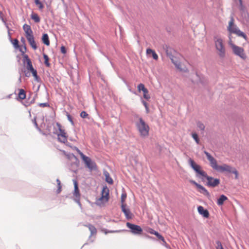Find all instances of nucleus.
<instances>
[{
	"instance_id": "cd10ccee",
	"label": "nucleus",
	"mask_w": 249,
	"mask_h": 249,
	"mask_svg": "<svg viewBox=\"0 0 249 249\" xmlns=\"http://www.w3.org/2000/svg\"><path fill=\"white\" fill-rule=\"evenodd\" d=\"M57 137H58V140L59 142H63V143H65V142H67V138L66 136H61L57 135Z\"/></svg>"
},
{
	"instance_id": "c85d7f7f",
	"label": "nucleus",
	"mask_w": 249,
	"mask_h": 249,
	"mask_svg": "<svg viewBox=\"0 0 249 249\" xmlns=\"http://www.w3.org/2000/svg\"><path fill=\"white\" fill-rule=\"evenodd\" d=\"M191 135H192V138L194 139V140L196 142V143L197 144H199L200 141L198 138L197 134L196 133H192Z\"/></svg>"
},
{
	"instance_id": "603ef678",
	"label": "nucleus",
	"mask_w": 249,
	"mask_h": 249,
	"mask_svg": "<svg viewBox=\"0 0 249 249\" xmlns=\"http://www.w3.org/2000/svg\"><path fill=\"white\" fill-rule=\"evenodd\" d=\"M44 58L45 59V61H49V57L46 54L43 55Z\"/></svg>"
},
{
	"instance_id": "4be33fe9",
	"label": "nucleus",
	"mask_w": 249,
	"mask_h": 249,
	"mask_svg": "<svg viewBox=\"0 0 249 249\" xmlns=\"http://www.w3.org/2000/svg\"><path fill=\"white\" fill-rule=\"evenodd\" d=\"M19 51L21 53V55L23 56V63L24 64L31 61L28 56L27 54H24V52H22V49H20Z\"/></svg>"
},
{
	"instance_id": "7c9ffc66",
	"label": "nucleus",
	"mask_w": 249,
	"mask_h": 249,
	"mask_svg": "<svg viewBox=\"0 0 249 249\" xmlns=\"http://www.w3.org/2000/svg\"><path fill=\"white\" fill-rule=\"evenodd\" d=\"M26 64H27L26 69L29 71H30V72H32V71H34V70H35V69H34V68L33 67L31 61L30 62H29V63H27Z\"/></svg>"
},
{
	"instance_id": "f704fd0d",
	"label": "nucleus",
	"mask_w": 249,
	"mask_h": 249,
	"mask_svg": "<svg viewBox=\"0 0 249 249\" xmlns=\"http://www.w3.org/2000/svg\"><path fill=\"white\" fill-rule=\"evenodd\" d=\"M26 37L28 41L29 42V43L32 42L33 40H34V37L33 34L26 36Z\"/></svg>"
},
{
	"instance_id": "6e6d98bb",
	"label": "nucleus",
	"mask_w": 249,
	"mask_h": 249,
	"mask_svg": "<svg viewBox=\"0 0 249 249\" xmlns=\"http://www.w3.org/2000/svg\"><path fill=\"white\" fill-rule=\"evenodd\" d=\"M45 64L48 67H49L50 65V64L49 63L48 61H45Z\"/></svg>"
},
{
	"instance_id": "8fccbe9b",
	"label": "nucleus",
	"mask_w": 249,
	"mask_h": 249,
	"mask_svg": "<svg viewBox=\"0 0 249 249\" xmlns=\"http://www.w3.org/2000/svg\"><path fill=\"white\" fill-rule=\"evenodd\" d=\"M33 123H34V124L36 126V127L37 128H38V125H37V123H36V118H34V120H33Z\"/></svg>"
},
{
	"instance_id": "6ab92c4d",
	"label": "nucleus",
	"mask_w": 249,
	"mask_h": 249,
	"mask_svg": "<svg viewBox=\"0 0 249 249\" xmlns=\"http://www.w3.org/2000/svg\"><path fill=\"white\" fill-rule=\"evenodd\" d=\"M23 29L25 32L26 36L33 34V31L31 29L30 26L25 24L23 26Z\"/></svg>"
},
{
	"instance_id": "5701e85b",
	"label": "nucleus",
	"mask_w": 249,
	"mask_h": 249,
	"mask_svg": "<svg viewBox=\"0 0 249 249\" xmlns=\"http://www.w3.org/2000/svg\"><path fill=\"white\" fill-rule=\"evenodd\" d=\"M42 40L43 43H44L47 46H49L50 45L49 36L47 34H44L43 35Z\"/></svg>"
},
{
	"instance_id": "3c124183",
	"label": "nucleus",
	"mask_w": 249,
	"mask_h": 249,
	"mask_svg": "<svg viewBox=\"0 0 249 249\" xmlns=\"http://www.w3.org/2000/svg\"><path fill=\"white\" fill-rule=\"evenodd\" d=\"M142 104L143 105V106H144L145 107H148V105H147V103L145 101H144V100H142Z\"/></svg>"
},
{
	"instance_id": "39448f33",
	"label": "nucleus",
	"mask_w": 249,
	"mask_h": 249,
	"mask_svg": "<svg viewBox=\"0 0 249 249\" xmlns=\"http://www.w3.org/2000/svg\"><path fill=\"white\" fill-rule=\"evenodd\" d=\"M166 54L168 57L171 60L172 62L174 64L176 68L181 72H187L188 69L184 65L182 64L178 59L174 56L171 53H169L168 50L166 51Z\"/></svg>"
},
{
	"instance_id": "9d476101",
	"label": "nucleus",
	"mask_w": 249,
	"mask_h": 249,
	"mask_svg": "<svg viewBox=\"0 0 249 249\" xmlns=\"http://www.w3.org/2000/svg\"><path fill=\"white\" fill-rule=\"evenodd\" d=\"M126 226L131 230V232L134 234H141L142 231V230L140 226L127 222Z\"/></svg>"
},
{
	"instance_id": "72a5a7b5",
	"label": "nucleus",
	"mask_w": 249,
	"mask_h": 249,
	"mask_svg": "<svg viewBox=\"0 0 249 249\" xmlns=\"http://www.w3.org/2000/svg\"><path fill=\"white\" fill-rule=\"evenodd\" d=\"M138 90L139 92L142 91V92L144 91L146 88H145L144 85L143 84H140L138 86Z\"/></svg>"
},
{
	"instance_id": "09e8293b",
	"label": "nucleus",
	"mask_w": 249,
	"mask_h": 249,
	"mask_svg": "<svg viewBox=\"0 0 249 249\" xmlns=\"http://www.w3.org/2000/svg\"><path fill=\"white\" fill-rule=\"evenodd\" d=\"M190 182L193 184H194L196 187L199 185V184L197 183L194 180H191Z\"/></svg>"
},
{
	"instance_id": "a19ab883",
	"label": "nucleus",
	"mask_w": 249,
	"mask_h": 249,
	"mask_svg": "<svg viewBox=\"0 0 249 249\" xmlns=\"http://www.w3.org/2000/svg\"><path fill=\"white\" fill-rule=\"evenodd\" d=\"M30 45L31 46V47L34 49L36 50L37 48V46L36 45V44L35 43V40H33L32 42L29 43Z\"/></svg>"
},
{
	"instance_id": "0eeeda50",
	"label": "nucleus",
	"mask_w": 249,
	"mask_h": 249,
	"mask_svg": "<svg viewBox=\"0 0 249 249\" xmlns=\"http://www.w3.org/2000/svg\"><path fill=\"white\" fill-rule=\"evenodd\" d=\"M238 8L240 11V16L244 22H249V13L246 6L243 4L242 0H240L238 4Z\"/></svg>"
},
{
	"instance_id": "c03bdc74",
	"label": "nucleus",
	"mask_w": 249,
	"mask_h": 249,
	"mask_svg": "<svg viewBox=\"0 0 249 249\" xmlns=\"http://www.w3.org/2000/svg\"><path fill=\"white\" fill-rule=\"evenodd\" d=\"M39 106L42 107H47L49 106V104L48 103H39Z\"/></svg>"
},
{
	"instance_id": "a18cd8bd",
	"label": "nucleus",
	"mask_w": 249,
	"mask_h": 249,
	"mask_svg": "<svg viewBox=\"0 0 249 249\" xmlns=\"http://www.w3.org/2000/svg\"><path fill=\"white\" fill-rule=\"evenodd\" d=\"M152 55L154 59L157 60L158 59V55L157 54L155 51H154V52L152 53Z\"/></svg>"
},
{
	"instance_id": "f3484780",
	"label": "nucleus",
	"mask_w": 249,
	"mask_h": 249,
	"mask_svg": "<svg viewBox=\"0 0 249 249\" xmlns=\"http://www.w3.org/2000/svg\"><path fill=\"white\" fill-rule=\"evenodd\" d=\"M148 232H149L151 234H154L155 236H157V237L164 244H166V243L164 240V237L160 234L158 232L155 231V230L150 229L148 230Z\"/></svg>"
},
{
	"instance_id": "4468645a",
	"label": "nucleus",
	"mask_w": 249,
	"mask_h": 249,
	"mask_svg": "<svg viewBox=\"0 0 249 249\" xmlns=\"http://www.w3.org/2000/svg\"><path fill=\"white\" fill-rule=\"evenodd\" d=\"M126 204H123L121 205L122 212L124 213L127 219H130L133 217V214L130 212L129 209L126 207Z\"/></svg>"
},
{
	"instance_id": "1a4fd4ad",
	"label": "nucleus",
	"mask_w": 249,
	"mask_h": 249,
	"mask_svg": "<svg viewBox=\"0 0 249 249\" xmlns=\"http://www.w3.org/2000/svg\"><path fill=\"white\" fill-rule=\"evenodd\" d=\"M189 162L191 167L197 173L196 176L197 177L200 178V176H201L204 178V176H206V173L201 170V167L199 165L196 164L192 159H190L189 160Z\"/></svg>"
},
{
	"instance_id": "e433bc0d",
	"label": "nucleus",
	"mask_w": 249,
	"mask_h": 249,
	"mask_svg": "<svg viewBox=\"0 0 249 249\" xmlns=\"http://www.w3.org/2000/svg\"><path fill=\"white\" fill-rule=\"evenodd\" d=\"M126 198V194L125 193H123L121 195V202L122 204H124V202Z\"/></svg>"
},
{
	"instance_id": "bb28decb",
	"label": "nucleus",
	"mask_w": 249,
	"mask_h": 249,
	"mask_svg": "<svg viewBox=\"0 0 249 249\" xmlns=\"http://www.w3.org/2000/svg\"><path fill=\"white\" fill-rule=\"evenodd\" d=\"M56 124L58 126V129L60 132V134H58L57 135H59V136H66V133L65 132L64 130H63L61 129V126L60 124L57 123Z\"/></svg>"
},
{
	"instance_id": "864d4df0",
	"label": "nucleus",
	"mask_w": 249,
	"mask_h": 249,
	"mask_svg": "<svg viewBox=\"0 0 249 249\" xmlns=\"http://www.w3.org/2000/svg\"><path fill=\"white\" fill-rule=\"evenodd\" d=\"M6 28H7V29L8 30V36H9V37L11 38V34H10V32H9V27L7 25L6 26Z\"/></svg>"
},
{
	"instance_id": "0e129e2a",
	"label": "nucleus",
	"mask_w": 249,
	"mask_h": 249,
	"mask_svg": "<svg viewBox=\"0 0 249 249\" xmlns=\"http://www.w3.org/2000/svg\"><path fill=\"white\" fill-rule=\"evenodd\" d=\"M118 231H110L109 232H118Z\"/></svg>"
},
{
	"instance_id": "9b49d317",
	"label": "nucleus",
	"mask_w": 249,
	"mask_h": 249,
	"mask_svg": "<svg viewBox=\"0 0 249 249\" xmlns=\"http://www.w3.org/2000/svg\"><path fill=\"white\" fill-rule=\"evenodd\" d=\"M74 183V192L73 193V196L75 197V201L79 205V206H81V204L80 202V194L78 189V186L77 181L75 180H73Z\"/></svg>"
},
{
	"instance_id": "ddd939ff",
	"label": "nucleus",
	"mask_w": 249,
	"mask_h": 249,
	"mask_svg": "<svg viewBox=\"0 0 249 249\" xmlns=\"http://www.w3.org/2000/svg\"><path fill=\"white\" fill-rule=\"evenodd\" d=\"M204 178H206L208 182L207 185L208 186L214 187L217 186L220 183V180L218 178H214L213 177L208 176L206 174V176H204Z\"/></svg>"
},
{
	"instance_id": "37998d69",
	"label": "nucleus",
	"mask_w": 249,
	"mask_h": 249,
	"mask_svg": "<svg viewBox=\"0 0 249 249\" xmlns=\"http://www.w3.org/2000/svg\"><path fill=\"white\" fill-rule=\"evenodd\" d=\"M13 45L14 46V47L16 48H18L19 47V45H18V39H15L14 41V42H13Z\"/></svg>"
},
{
	"instance_id": "473e14b6",
	"label": "nucleus",
	"mask_w": 249,
	"mask_h": 249,
	"mask_svg": "<svg viewBox=\"0 0 249 249\" xmlns=\"http://www.w3.org/2000/svg\"><path fill=\"white\" fill-rule=\"evenodd\" d=\"M143 98L147 100H148L150 98V95L148 94V90L147 89H146L144 91H143Z\"/></svg>"
},
{
	"instance_id": "aec40b11",
	"label": "nucleus",
	"mask_w": 249,
	"mask_h": 249,
	"mask_svg": "<svg viewBox=\"0 0 249 249\" xmlns=\"http://www.w3.org/2000/svg\"><path fill=\"white\" fill-rule=\"evenodd\" d=\"M228 199V197L224 195H221L219 198L217 199V204L219 206L223 204L224 202Z\"/></svg>"
},
{
	"instance_id": "bf43d9fd",
	"label": "nucleus",
	"mask_w": 249,
	"mask_h": 249,
	"mask_svg": "<svg viewBox=\"0 0 249 249\" xmlns=\"http://www.w3.org/2000/svg\"><path fill=\"white\" fill-rule=\"evenodd\" d=\"M56 182H57V184H59L61 183L60 181V180L59 179H56Z\"/></svg>"
},
{
	"instance_id": "6e6552de",
	"label": "nucleus",
	"mask_w": 249,
	"mask_h": 249,
	"mask_svg": "<svg viewBox=\"0 0 249 249\" xmlns=\"http://www.w3.org/2000/svg\"><path fill=\"white\" fill-rule=\"evenodd\" d=\"M109 190L107 187H103L102 191V196L96 200V204L102 206L108 201Z\"/></svg>"
},
{
	"instance_id": "49530a36",
	"label": "nucleus",
	"mask_w": 249,
	"mask_h": 249,
	"mask_svg": "<svg viewBox=\"0 0 249 249\" xmlns=\"http://www.w3.org/2000/svg\"><path fill=\"white\" fill-rule=\"evenodd\" d=\"M61 52L63 53H66V50L65 47L64 46H61Z\"/></svg>"
},
{
	"instance_id": "f257e3e1",
	"label": "nucleus",
	"mask_w": 249,
	"mask_h": 249,
	"mask_svg": "<svg viewBox=\"0 0 249 249\" xmlns=\"http://www.w3.org/2000/svg\"><path fill=\"white\" fill-rule=\"evenodd\" d=\"M213 40L218 55L221 58H224L226 56V48L223 39L218 36H215Z\"/></svg>"
},
{
	"instance_id": "680f3d73",
	"label": "nucleus",
	"mask_w": 249,
	"mask_h": 249,
	"mask_svg": "<svg viewBox=\"0 0 249 249\" xmlns=\"http://www.w3.org/2000/svg\"><path fill=\"white\" fill-rule=\"evenodd\" d=\"M21 41L23 42L24 43H25V39L23 38V37H22L21 39Z\"/></svg>"
},
{
	"instance_id": "412c9836",
	"label": "nucleus",
	"mask_w": 249,
	"mask_h": 249,
	"mask_svg": "<svg viewBox=\"0 0 249 249\" xmlns=\"http://www.w3.org/2000/svg\"><path fill=\"white\" fill-rule=\"evenodd\" d=\"M104 175L105 176L106 178V181L109 184H112L113 182V181L111 178L110 177L109 173L107 171H105L104 172Z\"/></svg>"
},
{
	"instance_id": "79ce46f5",
	"label": "nucleus",
	"mask_w": 249,
	"mask_h": 249,
	"mask_svg": "<svg viewBox=\"0 0 249 249\" xmlns=\"http://www.w3.org/2000/svg\"><path fill=\"white\" fill-rule=\"evenodd\" d=\"M67 116L68 120L71 123L72 125H74V122L71 115L69 113H67Z\"/></svg>"
},
{
	"instance_id": "f03ea898",
	"label": "nucleus",
	"mask_w": 249,
	"mask_h": 249,
	"mask_svg": "<svg viewBox=\"0 0 249 249\" xmlns=\"http://www.w3.org/2000/svg\"><path fill=\"white\" fill-rule=\"evenodd\" d=\"M136 125L141 136L145 137L148 135L149 127L142 118H139L138 121L136 123Z\"/></svg>"
},
{
	"instance_id": "58836bf2",
	"label": "nucleus",
	"mask_w": 249,
	"mask_h": 249,
	"mask_svg": "<svg viewBox=\"0 0 249 249\" xmlns=\"http://www.w3.org/2000/svg\"><path fill=\"white\" fill-rule=\"evenodd\" d=\"M231 173H232L234 174L235 178L236 179L238 178V173L237 171L234 168H232V171H231Z\"/></svg>"
},
{
	"instance_id": "052dcab7",
	"label": "nucleus",
	"mask_w": 249,
	"mask_h": 249,
	"mask_svg": "<svg viewBox=\"0 0 249 249\" xmlns=\"http://www.w3.org/2000/svg\"><path fill=\"white\" fill-rule=\"evenodd\" d=\"M145 109H146V113H148L149 112L148 107H145Z\"/></svg>"
},
{
	"instance_id": "c756f323",
	"label": "nucleus",
	"mask_w": 249,
	"mask_h": 249,
	"mask_svg": "<svg viewBox=\"0 0 249 249\" xmlns=\"http://www.w3.org/2000/svg\"><path fill=\"white\" fill-rule=\"evenodd\" d=\"M197 127L202 131H204L205 128L204 124L201 122L198 121L196 123Z\"/></svg>"
},
{
	"instance_id": "ea45409f",
	"label": "nucleus",
	"mask_w": 249,
	"mask_h": 249,
	"mask_svg": "<svg viewBox=\"0 0 249 249\" xmlns=\"http://www.w3.org/2000/svg\"><path fill=\"white\" fill-rule=\"evenodd\" d=\"M88 113L85 111H82L80 113V117L82 118H86L88 117Z\"/></svg>"
},
{
	"instance_id": "393cba45",
	"label": "nucleus",
	"mask_w": 249,
	"mask_h": 249,
	"mask_svg": "<svg viewBox=\"0 0 249 249\" xmlns=\"http://www.w3.org/2000/svg\"><path fill=\"white\" fill-rule=\"evenodd\" d=\"M31 18L34 20L36 23H38L40 22V19L37 14L33 13L31 15Z\"/></svg>"
},
{
	"instance_id": "b1692460",
	"label": "nucleus",
	"mask_w": 249,
	"mask_h": 249,
	"mask_svg": "<svg viewBox=\"0 0 249 249\" xmlns=\"http://www.w3.org/2000/svg\"><path fill=\"white\" fill-rule=\"evenodd\" d=\"M86 226L89 228V229L90 231V235L91 236L96 233L97 230L94 226H93L91 224H89L88 225H86Z\"/></svg>"
},
{
	"instance_id": "7ed1b4c3",
	"label": "nucleus",
	"mask_w": 249,
	"mask_h": 249,
	"mask_svg": "<svg viewBox=\"0 0 249 249\" xmlns=\"http://www.w3.org/2000/svg\"><path fill=\"white\" fill-rule=\"evenodd\" d=\"M227 29L231 34H235L238 36L242 37L246 40H248V37L246 35L242 32L236 25L234 24V19L232 17H231L229 22Z\"/></svg>"
},
{
	"instance_id": "20e7f679",
	"label": "nucleus",
	"mask_w": 249,
	"mask_h": 249,
	"mask_svg": "<svg viewBox=\"0 0 249 249\" xmlns=\"http://www.w3.org/2000/svg\"><path fill=\"white\" fill-rule=\"evenodd\" d=\"M229 38L230 41L229 44L230 46L231 47L234 54H235L236 55L238 56L243 60L246 59L247 58V56L246 53H245L244 49L242 47L234 45L232 42L230 36H229Z\"/></svg>"
},
{
	"instance_id": "2f4dec72",
	"label": "nucleus",
	"mask_w": 249,
	"mask_h": 249,
	"mask_svg": "<svg viewBox=\"0 0 249 249\" xmlns=\"http://www.w3.org/2000/svg\"><path fill=\"white\" fill-rule=\"evenodd\" d=\"M35 3L38 7L40 10H42L44 8L43 4L39 0H35Z\"/></svg>"
},
{
	"instance_id": "f8f14e48",
	"label": "nucleus",
	"mask_w": 249,
	"mask_h": 249,
	"mask_svg": "<svg viewBox=\"0 0 249 249\" xmlns=\"http://www.w3.org/2000/svg\"><path fill=\"white\" fill-rule=\"evenodd\" d=\"M204 153L206 155L207 159L210 161V165L212 168L215 170H217L219 165L217 164L216 160L207 151H205Z\"/></svg>"
},
{
	"instance_id": "5fc2aeb1",
	"label": "nucleus",
	"mask_w": 249,
	"mask_h": 249,
	"mask_svg": "<svg viewBox=\"0 0 249 249\" xmlns=\"http://www.w3.org/2000/svg\"><path fill=\"white\" fill-rule=\"evenodd\" d=\"M25 75L26 77H29L30 76V73L29 72H26Z\"/></svg>"
},
{
	"instance_id": "69168bd1",
	"label": "nucleus",
	"mask_w": 249,
	"mask_h": 249,
	"mask_svg": "<svg viewBox=\"0 0 249 249\" xmlns=\"http://www.w3.org/2000/svg\"><path fill=\"white\" fill-rule=\"evenodd\" d=\"M18 80L19 82H21V76L19 77Z\"/></svg>"
},
{
	"instance_id": "c9c22d12",
	"label": "nucleus",
	"mask_w": 249,
	"mask_h": 249,
	"mask_svg": "<svg viewBox=\"0 0 249 249\" xmlns=\"http://www.w3.org/2000/svg\"><path fill=\"white\" fill-rule=\"evenodd\" d=\"M216 249H224L221 243L219 241H216Z\"/></svg>"
},
{
	"instance_id": "423d86ee",
	"label": "nucleus",
	"mask_w": 249,
	"mask_h": 249,
	"mask_svg": "<svg viewBox=\"0 0 249 249\" xmlns=\"http://www.w3.org/2000/svg\"><path fill=\"white\" fill-rule=\"evenodd\" d=\"M79 153L81 156V158L84 161L86 167L88 168L90 171L97 170V165L94 161L92 160L90 158L85 156L82 152H80L79 150Z\"/></svg>"
},
{
	"instance_id": "de8ad7c7",
	"label": "nucleus",
	"mask_w": 249,
	"mask_h": 249,
	"mask_svg": "<svg viewBox=\"0 0 249 249\" xmlns=\"http://www.w3.org/2000/svg\"><path fill=\"white\" fill-rule=\"evenodd\" d=\"M154 50L151 49H147L146 50V53L147 54H150V53H152L153 52H154Z\"/></svg>"
},
{
	"instance_id": "13d9d810",
	"label": "nucleus",
	"mask_w": 249,
	"mask_h": 249,
	"mask_svg": "<svg viewBox=\"0 0 249 249\" xmlns=\"http://www.w3.org/2000/svg\"><path fill=\"white\" fill-rule=\"evenodd\" d=\"M26 47L25 45L24 46V50L22 49V52H24V53L26 51Z\"/></svg>"
},
{
	"instance_id": "4c0bfd02",
	"label": "nucleus",
	"mask_w": 249,
	"mask_h": 249,
	"mask_svg": "<svg viewBox=\"0 0 249 249\" xmlns=\"http://www.w3.org/2000/svg\"><path fill=\"white\" fill-rule=\"evenodd\" d=\"M31 72L33 74V76L35 77V80L38 81V76L37 75L36 71L35 70L34 71H32Z\"/></svg>"
},
{
	"instance_id": "dca6fc26",
	"label": "nucleus",
	"mask_w": 249,
	"mask_h": 249,
	"mask_svg": "<svg viewBox=\"0 0 249 249\" xmlns=\"http://www.w3.org/2000/svg\"><path fill=\"white\" fill-rule=\"evenodd\" d=\"M197 211L199 213L202 215L205 218H208L209 216V213L206 209H204L203 207L199 206L197 207Z\"/></svg>"
},
{
	"instance_id": "2eb2a0df",
	"label": "nucleus",
	"mask_w": 249,
	"mask_h": 249,
	"mask_svg": "<svg viewBox=\"0 0 249 249\" xmlns=\"http://www.w3.org/2000/svg\"><path fill=\"white\" fill-rule=\"evenodd\" d=\"M232 167L231 166L226 164H223L222 165H219L218 169L216 171L220 172H227L228 173H231L232 171Z\"/></svg>"
},
{
	"instance_id": "e2e57ef3",
	"label": "nucleus",
	"mask_w": 249,
	"mask_h": 249,
	"mask_svg": "<svg viewBox=\"0 0 249 249\" xmlns=\"http://www.w3.org/2000/svg\"><path fill=\"white\" fill-rule=\"evenodd\" d=\"M57 186H58V188H59V187H61V183L59 184H57Z\"/></svg>"
},
{
	"instance_id": "4d7b16f0",
	"label": "nucleus",
	"mask_w": 249,
	"mask_h": 249,
	"mask_svg": "<svg viewBox=\"0 0 249 249\" xmlns=\"http://www.w3.org/2000/svg\"><path fill=\"white\" fill-rule=\"evenodd\" d=\"M61 187H59V188H58V189H57V193L58 194H59V193H60V192H61Z\"/></svg>"
},
{
	"instance_id": "a211bd4d",
	"label": "nucleus",
	"mask_w": 249,
	"mask_h": 249,
	"mask_svg": "<svg viewBox=\"0 0 249 249\" xmlns=\"http://www.w3.org/2000/svg\"><path fill=\"white\" fill-rule=\"evenodd\" d=\"M197 189H198L199 192L203 194L204 196H206L208 198L210 197L211 195L209 192L207 191V190L203 186H202L200 184H199V185L197 187Z\"/></svg>"
},
{
	"instance_id": "a878e982",
	"label": "nucleus",
	"mask_w": 249,
	"mask_h": 249,
	"mask_svg": "<svg viewBox=\"0 0 249 249\" xmlns=\"http://www.w3.org/2000/svg\"><path fill=\"white\" fill-rule=\"evenodd\" d=\"M18 97L20 99H24L26 98V94L25 91L23 89H20L18 93Z\"/></svg>"
}]
</instances>
